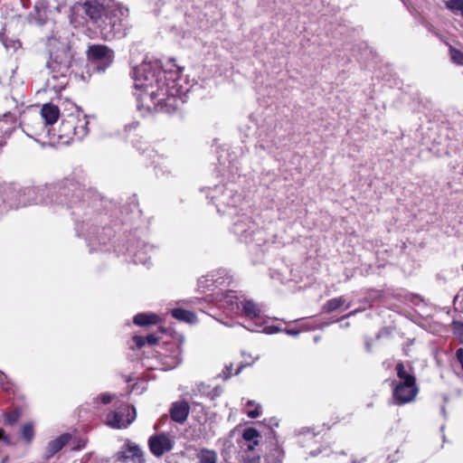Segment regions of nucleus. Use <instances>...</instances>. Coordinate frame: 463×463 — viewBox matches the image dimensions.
I'll use <instances>...</instances> for the list:
<instances>
[{
  "instance_id": "8",
  "label": "nucleus",
  "mask_w": 463,
  "mask_h": 463,
  "mask_svg": "<svg viewBox=\"0 0 463 463\" xmlns=\"http://www.w3.org/2000/svg\"><path fill=\"white\" fill-rule=\"evenodd\" d=\"M89 59L97 63L98 68L101 71L112 62L114 54L113 52L105 45H92L88 51Z\"/></svg>"
},
{
  "instance_id": "15",
  "label": "nucleus",
  "mask_w": 463,
  "mask_h": 463,
  "mask_svg": "<svg viewBox=\"0 0 463 463\" xmlns=\"http://www.w3.org/2000/svg\"><path fill=\"white\" fill-rule=\"evenodd\" d=\"M241 304L240 311L241 312L242 316L250 319L260 317L262 312L260 305L247 299L242 300Z\"/></svg>"
},
{
  "instance_id": "35",
  "label": "nucleus",
  "mask_w": 463,
  "mask_h": 463,
  "mask_svg": "<svg viewBox=\"0 0 463 463\" xmlns=\"http://www.w3.org/2000/svg\"><path fill=\"white\" fill-rule=\"evenodd\" d=\"M133 340L138 348L142 347L146 342L145 337L138 335L134 336Z\"/></svg>"
},
{
  "instance_id": "42",
  "label": "nucleus",
  "mask_w": 463,
  "mask_h": 463,
  "mask_svg": "<svg viewBox=\"0 0 463 463\" xmlns=\"http://www.w3.org/2000/svg\"><path fill=\"white\" fill-rule=\"evenodd\" d=\"M358 312H359V310H358V309H357V310H354V311H352V312L348 313L347 315L344 316L342 318L350 317H352V316L355 315V314H356V313H358Z\"/></svg>"
},
{
  "instance_id": "4",
  "label": "nucleus",
  "mask_w": 463,
  "mask_h": 463,
  "mask_svg": "<svg viewBox=\"0 0 463 463\" xmlns=\"http://www.w3.org/2000/svg\"><path fill=\"white\" fill-rule=\"evenodd\" d=\"M207 195L221 214L235 213L242 203V196L232 183L215 185L209 189Z\"/></svg>"
},
{
  "instance_id": "23",
  "label": "nucleus",
  "mask_w": 463,
  "mask_h": 463,
  "mask_svg": "<svg viewBox=\"0 0 463 463\" xmlns=\"http://www.w3.org/2000/svg\"><path fill=\"white\" fill-rule=\"evenodd\" d=\"M198 463H217V453L213 449H202L197 454Z\"/></svg>"
},
{
  "instance_id": "39",
  "label": "nucleus",
  "mask_w": 463,
  "mask_h": 463,
  "mask_svg": "<svg viewBox=\"0 0 463 463\" xmlns=\"http://www.w3.org/2000/svg\"><path fill=\"white\" fill-rule=\"evenodd\" d=\"M285 332L289 335H298L299 331L294 329H286Z\"/></svg>"
},
{
  "instance_id": "43",
  "label": "nucleus",
  "mask_w": 463,
  "mask_h": 463,
  "mask_svg": "<svg viewBox=\"0 0 463 463\" xmlns=\"http://www.w3.org/2000/svg\"><path fill=\"white\" fill-rule=\"evenodd\" d=\"M214 391H215L214 395H216V396L220 395L221 390L218 387H216Z\"/></svg>"
},
{
  "instance_id": "12",
  "label": "nucleus",
  "mask_w": 463,
  "mask_h": 463,
  "mask_svg": "<svg viewBox=\"0 0 463 463\" xmlns=\"http://www.w3.org/2000/svg\"><path fill=\"white\" fill-rule=\"evenodd\" d=\"M260 435L259 431L253 428H247L242 433L241 447L248 451H253L260 444Z\"/></svg>"
},
{
  "instance_id": "7",
  "label": "nucleus",
  "mask_w": 463,
  "mask_h": 463,
  "mask_svg": "<svg viewBox=\"0 0 463 463\" xmlns=\"http://www.w3.org/2000/svg\"><path fill=\"white\" fill-rule=\"evenodd\" d=\"M135 419V408L122 404L116 411L107 415L106 423L113 429H121L128 427Z\"/></svg>"
},
{
  "instance_id": "18",
  "label": "nucleus",
  "mask_w": 463,
  "mask_h": 463,
  "mask_svg": "<svg viewBox=\"0 0 463 463\" xmlns=\"http://www.w3.org/2000/svg\"><path fill=\"white\" fill-rule=\"evenodd\" d=\"M222 307H227L234 313H239L241 310V303L239 297L233 291L226 292L221 299Z\"/></svg>"
},
{
  "instance_id": "34",
  "label": "nucleus",
  "mask_w": 463,
  "mask_h": 463,
  "mask_svg": "<svg viewBox=\"0 0 463 463\" xmlns=\"http://www.w3.org/2000/svg\"><path fill=\"white\" fill-rule=\"evenodd\" d=\"M280 329L278 328L277 326H266L263 328L262 332H264L265 334H268V335H272V334H276L278 332H279Z\"/></svg>"
},
{
  "instance_id": "44",
  "label": "nucleus",
  "mask_w": 463,
  "mask_h": 463,
  "mask_svg": "<svg viewBox=\"0 0 463 463\" xmlns=\"http://www.w3.org/2000/svg\"><path fill=\"white\" fill-rule=\"evenodd\" d=\"M4 120L3 119H0V130H2L4 128Z\"/></svg>"
},
{
  "instance_id": "41",
  "label": "nucleus",
  "mask_w": 463,
  "mask_h": 463,
  "mask_svg": "<svg viewBox=\"0 0 463 463\" xmlns=\"http://www.w3.org/2000/svg\"><path fill=\"white\" fill-rule=\"evenodd\" d=\"M178 364H179V361H178V360H175V361H174L173 363H171V364L168 365L167 369L175 368Z\"/></svg>"
},
{
  "instance_id": "32",
  "label": "nucleus",
  "mask_w": 463,
  "mask_h": 463,
  "mask_svg": "<svg viewBox=\"0 0 463 463\" xmlns=\"http://www.w3.org/2000/svg\"><path fill=\"white\" fill-rule=\"evenodd\" d=\"M20 418V412L18 411H14L5 416V421L8 424H14Z\"/></svg>"
},
{
  "instance_id": "46",
  "label": "nucleus",
  "mask_w": 463,
  "mask_h": 463,
  "mask_svg": "<svg viewBox=\"0 0 463 463\" xmlns=\"http://www.w3.org/2000/svg\"><path fill=\"white\" fill-rule=\"evenodd\" d=\"M5 132L6 134H8L9 136L11 135V130H9V129L5 130Z\"/></svg>"
},
{
  "instance_id": "27",
  "label": "nucleus",
  "mask_w": 463,
  "mask_h": 463,
  "mask_svg": "<svg viewBox=\"0 0 463 463\" xmlns=\"http://www.w3.org/2000/svg\"><path fill=\"white\" fill-rule=\"evenodd\" d=\"M445 6L454 14H459L463 18V0L445 1Z\"/></svg>"
},
{
  "instance_id": "30",
  "label": "nucleus",
  "mask_w": 463,
  "mask_h": 463,
  "mask_svg": "<svg viewBox=\"0 0 463 463\" xmlns=\"http://www.w3.org/2000/svg\"><path fill=\"white\" fill-rule=\"evenodd\" d=\"M22 436L26 442H31L34 436L33 427L31 423H26L22 428Z\"/></svg>"
},
{
  "instance_id": "19",
  "label": "nucleus",
  "mask_w": 463,
  "mask_h": 463,
  "mask_svg": "<svg viewBox=\"0 0 463 463\" xmlns=\"http://www.w3.org/2000/svg\"><path fill=\"white\" fill-rule=\"evenodd\" d=\"M77 117V122L74 123V138L80 140L88 134V124L89 121L86 116L75 115Z\"/></svg>"
},
{
  "instance_id": "22",
  "label": "nucleus",
  "mask_w": 463,
  "mask_h": 463,
  "mask_svg": "<svg viewBox=\"0 0 463 463\" xmlns=\"http://www.w3.org/2000/svg\"><path fill=\"white\" fill-rule=\"evenodd\" d=\"M159 321L158 316L153 313H141L134 317V323L137 326L155 325Z\"/></svg>"
},
{
  "instance_id": "25",
  "label": "nucleus",
  "mask_w": 463,
  "mask_h": 463,
  "mask_svg": "<svg viewBox=\"0 0 463 463\" xmlns=\"http://www.w3.org/2000/svg\"><path fill=\"white\" fill-rule=\"evenodd\" d=\"M0 40L5 48L8 51L16 52L22 47V43L17 39H10L5 35V33H0Z\"/></svg>"
},
{
  "instance_id": "6",
  "label": "nucleus",
  "mask_w": 463,
  "mask_h": 463,
  "mask_svg": "<svg viewBox=\"0 0 463 463\" xmlns=\"http://www.w3.org/2000/svg\"><path fill=\"white\" fill-rule=\"evenodd\" d=\"M400 382L393 389V399L397 404H405L413 401L418 393L415 377L407 373L402 363L396 365Z\"/></svg>"
},
{
  "instance_id": "33",
  "label": "nucleus",
  "mask_w": 463,
  "mask_h": 463,
  "mask_svg": "<svg viewBox=\"0 0 463 463\" xmlns=\"http://www.w3.org/2000/svg\"><path fill=\"white\" fill-rule=\"evenodd\" d=\"M114 395L109 392L101 393L97 399L99 400L103 404L111 402Z\"/></svg>"
},
{
  "instance_id": "17",
  "label": "nucleus",
  "mask_w": 463,
  "mask_h": 463,
  "mask_svg": "<svg viewBox=\"0 0 463 463\" xmlns=\"http://www.w3.org/2000/svg\"><path fill=\"white\" fill-rule=\"evenodd\" d=\"M71 438L70 434L65 433L50 441L46 449V457L51 458L60 451L69 442Z\"/></svg>"
},
{
  "instance_id": "45",
  "label": "nucleus",
  "mask_w": 463,
  "mask_h": 463,
  "mask_svg": "<svg viewBox=\"0 0 463 463\" xmlns=\"http://www.w3.org/2000/svg\"><path fill=\"white\" fill-rule=\"evenodd\" d=\"M104 30H106L103 34L105 35V33L111 31V28L109 30H107V27H104Z\"/></svg>"
},
{
  "instance_id": "37",
  "label": "nucleus",
  "mask_w": 463,
  "mask_h": 463,
  "mask_svg": "<svg viewBox=\"0 0 463 463\" xmlns=\"http://www.w3.org/2000/svg\"><path fill=\"white\" fill-rule=\"evenodd\" d=\"M146 341L150 345H156L157 343V337L155 335H149L146 337Z\"/></svg>"
},
{
  "instance_id": "31",
  "label": "nucleus",
  "mask_w": 463,
  "mask_h": 463,
  "mask_svg": "<svg viewBox=\"0 0 463 463\" xmlns=\"http://www.w3.org/2000/svg\"><path fill=\"white\" fill-rule=\"evenodd\" d=\"M450 57L454 62L463 65V52L460 51L450 47Z\"/></svg>"
},
{
  "instance_id": "16",
  "label": "nucleus",
  "mask_w": 463,
  "mask_h": 463,
  "mask_svg": "<svg viewBox=\"0 0 463 463\" xmlns=\"http://www.w3.org/2000/svg\"><path fill=\"white\" fill-rule=\"evenodd\" d=\"M60 116V110L57 106L46 103L41 109V117L46 125L54 124Z\"/></svg>"
},
{
  "instance_id": "14",
  "label": "nucleus",
  "mask_w": 463,
  "mask_h": 463,
  "mask_svg": "<svg viewBox=\"0 0 463 463\" xmlns=\"http://www.w3.org/2000/svg\"><path fill=\"white\" fill-rule=\"evenodd\" d=\"M77 122L75 115H70L67 118L63 119L60 127V137L64 138L63 143H69L74 140V123Z\"/></svg>"
},
{
  "instance_id": "38",
  "label": "nucleus",
  "mask_w": 463,
  "mask_h": 463,
  "mask_svg": "<svg viewBox=\"0 0 463 463\" xmlns=\"http://www.w3.org/2000/svg\"><path fill=\"white\" fill-rule=\"evenodd\" d=\"M85 445H86V441H85V440H83V439H82V440H80V441H79V443H78V445H77V446H75V447H73V448H72V449L79 450V449H80L84 448V447H85Z\"/></svg>"
},
{
  "instance_id": "29",
  "label": "nucleus",
  "mask_w": 463,
  "mask_h": 463,
  "mask_svg": "<svg viewBox=\"0 0 463 463\" xmlns=\"http://www.w3.org/2000/svg\"><path fill=\"white\" fill-rule=\"evenodd\" d=\"M283 458V450L279 446L276 445L267 456V460L269 463H281Z\"/></svg>"
},
{
  "instance_id": "26",
  "label": "nucleus",
  "mask_w": 463,
  "mask_h": 463,
  "mask_svg": "<svg viewBox=\"0 0 463 463\" xmlns=\"http://www.w3.org/2000/svg\"><path fill=\"white\" fill-rule=\"evenodd\" d=\"M153 246L148 244H144L142 249L138 250L137 252H134L135 261L137 263H141L144 265L147 264V253L153 250Z\"/></svg>"
},
{
  "instance_id": "20",
  "label": "nucleus",
  "mask_w": 463,
  "mask_h": 463,
  "mask_svg": "<svg viewBox=\"0 0 463 463\" xmlns=\"http://www.w3.org/2000/svg\"><path fill=\"white\" fill-rule=\"evenodd\" d=\"M344 305H345V308H349L351 307V303H347L345 297L341 296L326 301V303L322 307V311L326 313H331L340 308Z\"/></svg>"
},
{
  "instance_id": "36",
  "label": "nucleus",
  "mask_w": 463,
  "mask_h": 463,
  "mask_svg": "<svg viewBox=\"0 0 463 463\" xmlns=\"http://www.w3.org/2000/svg\"><path fill=\"white\" fill-rule=\"evenodd\" d=\"M0 439L5 444H11V439L5 433L3 429H0Z\"/></svg>"
},
{
  "instance_id": "2",
  "label": "nucleus",
  "mask_w": 463,
  "mask_h": 463,
  "mask_svg": "<svg viewBox=\"0 0 463 463\" xmlns=\"http://www.w3.org/2000/svg\"><path fill=\"white\" fill-rule=\"evenodd\" d=\"M84 12L95 23L102 19L103 15L106 20H109L111 31L105 33L106 39L123 37L129 27L128 22L129 11L118 3L111 1L103 6L97 2H87L84 5Z\"/></svg>"
},
{
  "instance_id": "24",
  "label": "nucleus",
  "mask_w": 463,
  "mask_h": 463,
  "mask_svg": "<svg viewBox=\"0 0 463 463\" xmlns=\"http://www.w3.org/2000/svg\"><path fill=\"white\" fill-rule=\"evenodd\" d=\"M34 11L36 13V16L33 14H31L28 16V22L30 24H35L42 25L44 24L45 18H46V8L43 5H36L34 6Z\"/></svg>"
},
{
  "instance_id": "21",
  "label": "nucleus",
  "mask_w": 463,
  "mask_h": 463,
  "mask_svg": "<svg viewBox=\"0 0 463 463\" xmlns=\"http://www.w3.org/2000/svg\"><path fill=\"white\" fill-rule=\"evenodd\" d=\"M173 317L177 320L184 321L189 324H194L197 321L196 316L194 313L183 309V308H174L171 311Z\"/></svg>"
},
{
  "instance_id": "11",
  "label": "nucleus",
  "mask_w": 463,
  "mask_h": 463,
  "mask_svg": "<svg viewBox=\"0 0 463 463\" xmlns=\"http://www.w3.org/2000/svg\"><path fill=\"white\" fill-rule=\"evenodd\" d=\"M142 458L141 449L135 443L128 441L121 449L116 454L118 461L126 462L127 460H137L140 462Z\"/></svg>"
},
{
  "instance_id": "13",
  "label": "nucleus",
  "mask_w": 463,
  "mask_h": 463,
  "mask_svg": "<svg viewBox=\"0 0 463 463\" xmlns=\"http://www.w3.org/2000/svg\"><path fill=\"white\" fill-rule=\"evenodd\" d=\"M190 407L185 402H176L172 404L170 415L174 421L183 423L187 419Z\"/></svg>"
},
{
  "instance_id": "1",
  "label": "nucleus",
  "mask_w": 463,
  "mask_h": 463,
  "mask_svg": "<svg viewBox=\"0 0 463 463\" xmlns=\"http://www.w3.org/2000/svg\"><path fill=\"white\" fill-rule=\"evenodd\" d=\"M180 69L162 70L158 61H143L133 71L135 96L139 110L174 112L188 91Z\"/></svg>"
},
{
  "instance_id": "10",
  "label": "nucleus",
  "mask_w": 463,
  "mask_h": 463,
  "mask_svg": "<svg viewBox=\"0 0 463 463\" xmlns=\"http://www.w3.org/2000/svg\"><path fill=\"white\" fill-rule=\"evenodd\" d=\"M45 190L39 188H26L18 193L19 198L16 206L26 205L27 203H46L43 198Z\"/></svg>"
},
{
  "instance_id": "3",
  "label": "nucleus",
  "mask_w": 463,
  "mask_h": 463,
  "mask_svg": "<svg viewBox=\"0 0 463 463\" xmlns=\"http://www.w3.org/2000/svg\"><path fill=\"white\" fill-rule=\"evenodd\" d=\"M71 59L72 54L66 44H62L60 49L51 52L50 60L47 62V68L51 73V77L47 79L49 88L55 91L64 89Z\"/></svg>"
},
{
  "instance_id": "40",
  "label": "nucleus",
  "mask_w": 463,
  "mask_h": 463,
  "mask_svg": "<svg viewBox=\"0 0 463 463\" xmlns=\"http://www.w3.org/2000/svg\"><path fill=\"white\" fill-rule=\"evenodd\" d=\"M458 337H459L460 341L463 342V325H461L458 328Z\"/></svg>"
},
{
  "instance_id": "9",
  "label": "nucleus",
  "mask_w": 463,
  "mask_h": 463,
  "mask_svg": "<svg viewBox=\"0 0 463 463\" xmlns=\"http://www.w3.org/2000/svg\"><path fill=\"white\" fill-rule=\"evenodd\" d=\"M148 445L150 451L156 457H161L164 453L173 448V442L165 433H160L149 438Z\"/></svg>"
},
{
  "instance_id": "5",
  "label": "nucleus",
  "mask_w": 463,
  "mask_h": 463,
  "mask_svg": "<svg viewBox=\"0 0 463 463\" xmlns=\"http://www.w3.org/2000/svg\"><path fill=\"white\" fill-rule=\"evenodd\" d=\"M232 232L241 241L247 244L262 246L268 241L266 232L259 229L249 216L240 217L232 225Z\"/></svg>"
},
{
  "instance_id": "28",
  "label": "nucleus",
  "mask_w": 463,
  "mask_h": 463,
  "mask_svg": "<svg viewBox=\"0 0 463 463\" xmlns=\"http://www.w3.org/2000/svg\"><path fill=\"white\" fill-rule=\"evenodd\" d=\"M244 411L248 415V417L255 419L260 415L261 407L260 404L252 401H248Z\"/></svg>"
}]
</instances>
